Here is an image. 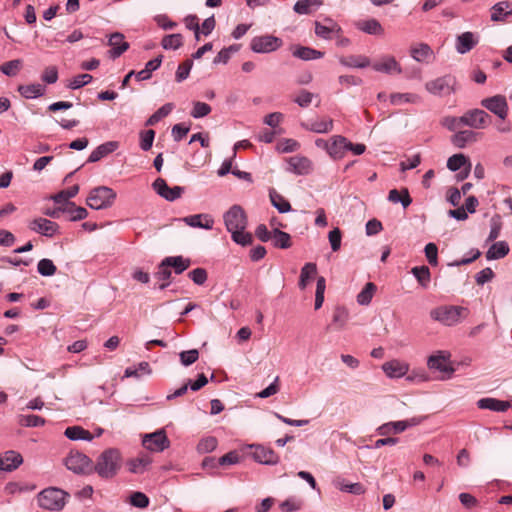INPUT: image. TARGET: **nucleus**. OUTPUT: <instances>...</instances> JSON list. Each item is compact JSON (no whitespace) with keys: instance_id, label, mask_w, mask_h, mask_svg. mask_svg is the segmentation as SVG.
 Segmentation results:
<instances>
[{"instance_id":"f257e3e1","label":"nucleus","mask_w":512,"mask_h":512,"mask_svg":"<svg viewBox=\"0 0 512 512\" xmlns=\"http://www.w3.org/2000/svg\"><path fill=\"white\" fill-rule=\"evenodd\" d=\"M223 219L226 229L231 233V237L234 242L242 246L252 243V235L245 232L247 217L241 206L233 205L227 212H225Z\"/></svg>"},{"instance_id":"f03ea898","label":"nucleus","mask_w":512,"mask_h":512,"mask_svg":"<svg viewBox=\"0 0 512 512\" xmlns=\"http://www.w3.org/2000/svg\"><path fill=\"white\" fill-rule=\"evenodd\" d=\"M121 467V455L119 450L109 448L102 452L94 466L95 472L105 479L114 477Z\"/></svg>"},{"instance_id":"7ed1b4c3","label":"nucleus","mask_w":512,"mask_h":512,"mask_svg":"<svg viewBox=\"0 0 512 512\" xmlns=\"http://www.w3.org/2000/svg\"><path fill=\"white\" fill-rule=\"evenodd\" d=\"M468 309L462 306L443 305L430 311V317L445 326H454L468 316Z\"/></svg>"},{"instance_id":"20e7f679","label":"nucleus","mask_w":512,"mask_h":512,"mask_svg":"<svg viewBox=\"0 0 512 512\" xmlns=\"http://www.w3.org/2000/svg\"><path fill=\"white\" fill-rule=\"evenodd\" d=\"M69 497V494L62 489L50 487L42 490L38 496V505L50 511H59L61 510L66 503V498Z\"/></svg>"},{"instance_id":"39448f33","label":"nucleus","mask_w":512,"mask_h":512,"mask_svg":"<svg viewBox=\"0 0 512 512\" xmlns=\"http://www.w3.org/2000/svg\"><path fill=\"white\" fill-rule=\"evenodd\" d=\"M115 199L116 193L112 188L98 186L90 191L86 203L91 209L101 210L111 207Z\"/></svg>"},{"instance_id":"423d86ee","label":"nucleus","mask_w":512,"mask_h":512,"mask_svg":"<svg viewBox=\"0 0 512 512\" xmlns=\"http://www.w3.org/2000/svg\"><path fill=\"white\" fill-rule=\"evenodd\" d=\"M456 79L452 75H444L426 82V90L436 96L450 95L455 91Z\"/></svg>"},{"instance_id":"0eeeda50","label":"nucleus","mask_w":512,"mask_h":512,"mask_svg":"<svg viewBox=\"0 0 512 512\" xmlns=\"http://www.w3.org/2000/svg\"><path fill=\"white\" fill-rule=\"evenodd\" d=\"M65 466L76 474H88L93 470L91 460L80 452H71L65 459Z\"/></svg>"},{"instance_id":"6e6552de","label":"nucleus","mask_w":512,"mask_h":512,"mask_svg":"<svg viewBox=\"0 0 512 512\" xmlns=\"http://www.w3.org/2000/svg\"><path fill=\"white\" fill-rule=\"evenodd\" d=\"M251 457L259 464L273 466L279 463V455L270 447L261 444L249 445Z\"/></svg>"},{"instance_id":"1a4fd4ad","label":"nucleus","mask_w":512,"mask_h":512,"mask_svg":"<svg viewBox=\"0 0 512 512\" xmlns=\"http://www.w3.org/2000/svg\"><path fill=\"white\" fill-rule=\"evenodd\" d=\"M143 446L151 452H162L169 447L170 441L165 430L160 429L150 434H145L142 439Z\"/></svg>"},{"instance_id":"9d476101","label":"nucleus","mask_w":512,"mask_h":512,"mask_svg":"<svg viewBox=\"0 0 512 512\" xmlns=\"http://www.w3.org/2000/svg\"><path fill=\"white\" fill-rule=\"evenodd\" d=\"M282 45V40L272 35H262L251 40L250 48L255 53H270Z\"/></svg>"},{"instance_id":"9b49d317","label":"nucleus","mask_w":512,"mask_h":512,"mask_svg":"<svg viewBox=\"0 0 512 512\" xmlns=\"http://www.w3.org/2000/svg\"><path fill=\"white\" fill-rule=\"evenodd\" d=\"M463 125L473 129H484L491 124L490 115L481 109H472L464 113Z\"/></svg>"},{"instance_id":"f8f14e48","label":"nucleus","mask_w":512,"mask_h":512,"mask_svg":"<svg viewBox=\"0 0 512 512\" xmlns=\"http://www.w3.org/2000/svg\"><path fill=\"white\" fill-rule=\"evenodd\" d=\"M481 106L505 120L508 115V103L503 95H495L481 100Z\"/></svg>"},{"instance_id":"ddd939ff","label":"nucleus","mask_w":512,"mask_h":512,"mask_svg":"<svg viewBox=\"0 0 512 512\" xmlns=\"http://www.w3.org/2000/svg\"><path fill=\"white\" fill-rule=\"evenodd\" d=\"M28 227L31 231L50 238L59 231V225L56 222L42 217L33 219Z\"/></svg>"},{"instance_id":"4468645a","label":"nucleus","mask_w":512,"mask_h":512,"mask_svg":"<svg viewBox=\"0 0 512 512\" xmlns=\"http://www.w3.org/2000/svg\"><path fill=\"white\" fill-rule=\"evenodd\" d=\"M152 186L158 195L171 202L180 198L184 191V188L181 186H174L170 188L163 178H157L153 182Z\"/></svg>"},{"instance_id":"2eb2a0df","label":"nucleus","mask_w":512,"mask_h":512,"mask_svg":"<svg viewBox=\"0 0 512 512\" xmlns=\"http://www.w3.org/2000/svg\"><path fill=\"white\" fill-rule=\"evenodd\" d=\"M450 354L444 351H439L435 355H431L428 358L427 365L430 369L438 370L442 373H453L454 369L449 363Z\"/></svg>"},{"instance_id":"dca6fc26","label":"nucleus","mask_w":512,"mask_h":512,"mask_svg":"<svg viewBox=\"0 0 512 512\" xmlns=\"http://www.w3.org/2000/svg\"><path fill=\"white\" fill-rule=\"evenodd\" d=\"M23 463L22 455L14 450H8L0 456V471L12 472Z\"/></svg>"},{"instance_id":"f3484780","label":"nucleus","mask_w":512,"mask_h":512,"mask_svg":"<svg viewBox=\"0 0 512 512\" xmlns=\"http://www.w3.org/2000/svg\"><path fill=\"white\" fill-rule=\"evenodd\" d=\"M312 170V162L304 156H293L288 159V171L297 175H307Z\"/></svg>"},{"instance_id":"a211bd4d","label":"nucleus","mask_w":512,"mask_h":512,"mask_svg":"<svg viewBox=\"0 0 512 512\" xmlns=\"http://www.w3.org/2000/svg\"><path fill=\"white\" fill-rule=\"evenodd\" d=\"M478 44V37L472 32H464L457 36L455 48L459 54H466Z\"/></svg>"},{"instance_id":"6ab92c4d","label":"nucleus","mask_w":512,"mask_h":512,"mask_svg":"<svg viewBox=\"0 0 512 512\" xmlns=\"http://www.w3.org/2000/svg\"><path fill=\"white\" fill-rule=\"evenodd\" d=\"M372 68L377 72H382L386 74L397 73L400 74L402 72L400 64L397 62L395 57L393 56H384L380 61L375 62L372 65Z\"/></svg>"},{"instance_id":"aec40b11","label":"nucleus","mask_w":512,"mask_h":512,"mask_svg":"<svg viewBox=\"0 0 512 512\" xmlns=\"http://www.w3.org/2000/svg\"><path fill=\"white\" fill-rule=\"evenodd\" d=\"M346 137L335 135L330 139L328 154L335 160L342 159L347 151Z\"/></svg>"},{"instance_id":"412c9836","label":"nucleus","mask_w":512,"mask_h":512,"mask_svg":"<svg viewBox=\"0 0 512 512\" xmlns=\"http://www.w3.org/2000/svg\"><path fill=\"white\" fill-rule=\"evenodd\" d=\"M109 45L112 47L110 56L113 59L120 57L129 48V43L124 41V35L119 32L111 34Z\"/></svg>"},{"instance_id":"4be33fe9","label":"nucleus","mask_w":512,"mask_h":512,"mask_svg":"<svg viewBox=\"0 0 512 512\" xmlns=\"http://www.w3.org/2000/svg\"><path fill=\"white\" fill-rule=\"evenodd\" d=\"M382 369L388 377L400 378L408 372L409 366L407 363L398 360H392L384 363Z\"/></svg>"},{"instance_id":"5701e85b","label":"nucleus","mask_w":512,"mask_h":512,"mask_svg":"<svg viewBox=\"0 0 512 512\" xmlns=\"http://www.w3.org/2000/svg\"><path fill=\"white\" fill-rule=\"evenodd\" d=\"M119 147V143L117 141H108L101 145H99L96 149H94L90 156L88 157V162L94 163L105 156L113 153Z\"/></svg>"},{"instance_id":"b1692460","label":"nucleus","mask_w":512,"mask_h":512,"mask_svg":"<svg viewBox=\"0 0 512 512\" xmlns=\"http://www.w3.org/2000/svg\"><path fill=\"white\" fill-rule=\"evenodd\" d=\"M183 221L195 228H203L210 230L213 228L214 220L208 214H195L183 218Z\"/></svg>"},{"instance_id":"393cba45","label":"nucleus","mask_w":512,"mask_h":512,"mask_svg":"<svg viewBox=\"0 0 512 512\" xmlns=\"http://www.w3.org/2000/svg\"><path fill=\"white\" fill-rule=\"evenodd\" d=\"M339 63L348 68H366L371 65L369 57L365 55H348L339 57Z\"/></svg>"},{"instance_id":"a878e982","label":"nucleus","mask_w":512,"mask_h":512,"mask_svg":"<svg viewBox=\"0 0 512 512\" xmlns=\"http://www.w3.org/2000/svg\"><path fill=\"white\" fill-rule=\"evenodd\" d=\"M477 406L480 409H488L496 412H505L506 410L509 409L510 403L508 401L487 397L478 400Z\"/></svg>"},{"instance_id":"bb28decb","label":"nucleus","mask_w":512,"mask_h":512,"mask_svg":"<svg viewBox=\"0 0 512 512\" xmlns=\"http://www.w3.org/2000/svg\"><path fill=\"white\" fill-rule=\"evenodd\" d=\"M152 459L148 455H142L137 458L130 459L127 462L128 470L134 474L144 473L151 464Z\"/></svg>"},{"instance_id":"cd10ccee","label":"nucleus","mask_w":512,"mask_h":512,"mask_svg":"<svg viewBox=\"0 0 512 512\" xmlns=\"http://www.w3.org/2000/svg\"><path fill=\"white\" fill-rule=\"evenodd\" d=\"M477 140V133L472 130H462L454 134L451 142L458 148H464L467 143L475 142Z\"/></svg>"},{"instance_id":"c85d7f7f","label":"nucleus","mask_w":512,"mask_h":512,"mask_svg":"<svg viewBox=\"0 0 512 512\" xmlns=\"http://www.w3.org/2000/svg\"><path fill=\"white\" fill-rule=\"evenodd\" d=\"M18 92L26 99H34L44 95L45 87L39 83L20 85Z\"/></svg>"},{"instance_id":"c756f323","label":"nucleus","mask_w":512,"mask_h":512,"mask_svg":"<svg viewBox=\"0 0 512 512\" xmlns=\"http://www.w3.org/2000/svg\"><path fill=\"white\" fill-rule=\"evenodd\" d=\"M302 126L309 131L315 133H328L333 129V120H314L307 123H302Z\"/></svg>"},{"instance_id":"7c9ffc66","label":"nucleus","mask_w":512,"mask_h":512,"mask_svg":"<svg viewBox=\"0 0 512 512\" xmlns=\"http://www.w3.org/2000/svg\"><path fill=\"white\" fill-rule=\"evenodd\" d=\"M292 54L294 57L299 58L304 61L319 59V58H322L324 55V53L319 50H315L313 48L305 47V46L296 47L293 50Z\"/></svg>"},{"instance_id":"2f4dec72","label":"nucleus","mask_w":512,"mask_h":512,"mask_svg":"<svg viewBox=\"0 0 512 512\" xmlns=\"http://www.w3.org/2000/svg\"><path fill=\"white\" fill-rule=\"evenodd\" d=\"M64 435L73 441L76 440H85V441H91L94 436L88 431L82 428L81 426H71L67 427Z\"/></svg>"},{"instance_id":"473e14b6","label":"nucleus","mask_w":512,"mask_h":512,"mask_svg":"<svg viewBox=\"0 0 512 512\" xmlns=\"http://www.w3.org/2000/svg\"><path fill=\"white\" fill-rule=\"evenodd\" d=\"M388 200L392 203H401L404 209H406L411 203L412 198L408 192L407 188L398 191L397 189H392L389 191Z\"/></svg>"},{"instance_id":"72a5a7b5","label":"nucleus","mask_w":512,"mask_h":512,"mask_svg":"<svg viewBox=\"0 0 512 512\" xmlns=\"http://www.w3.org/2000/svg\"><path fill=\"white\" fill-rule=\"evenodd\" d=\"M164 266L174 268L176 274L184 272L191 264L189 259H185L182 256L166 257L163 260Z\"/></svg>"},{"instance_id":"f704fd0d","label":"nucleus","mask_w":512,"mask_h":512,"mask_svg":"<svg viewBox=\"0 0 512 512\" xmlns=\"http://www.w3.org/2000/svg\"><path fill=\"white\" fill-rule=\"evenodd\" d=\"M510 8L509 1H501L496 3L491 8V20L494 22L503 21L506 16L512 14V10H508Z\"/></svg>"},{"instance_id":"c9c22d12","label":"nucleus","mask_w":512,"mask_h":512,"mask_svg":"<svg viewBox=\"0 0 512 512\" xmlns=\"http://www.w3.org/2000/svg\"><path fill=\"white\" fill-rule=\"evenodd\" d=\"M322 4V0H298L294 5V11L301 15H307L316 10Z\"/></svg>"},{"instance_id":"e433bc0d","label":"nucleus","mask_w":512,"mask_h":512,"mask_svg":"<svg viewBox=\"0 0 512 512\" xmlns=\"http://www.w3.org/2000/svg\"><path fill=\"white\" fill-rule=\"evenodd\" d=\"M63 213H67L71 221L83 220L88 216L87 210L84 207L76 206L74 202H67L63 206Z\"/></svg>"},{"instance_id":"4c0bfd02","label":"nucleus","mask_w":512,"mask_h":512,"mask_svg":"<svg viewBox=\"0 0 512 512\" xmlns=\"http://www.w3.org/2000/svg\"><path fill=\"white\" fill-rule=\"evenodd\" d=\"M509 253V246L505 241L494 243L486 253L488 260L501 259Z\"/></svg>"},{"instance_id":"58836bf2","label":"nucleus","mask_w":512,"mask_h":512,"mask_svg":"<svg viewBox=\"0 0 512 512\" xmlns=\"http://www.w3.org/2000/svg\"><path fill=\"white\" fill-rule=\"evenodd\" d=\"M376 431L381 436L399 434L405 431V424L402 421L388 422L379 426Z\"/></svg>"},{"instance_id":"ea45409f","label":"nucleus","mask_w":512,"mask_h":512,"mask_svg":"<svg viewBox=\"0 0 512 512\" xmlns=\"http://www.w3.org/2000/svg\"><path fill=\"white\" fill-rule=\"evenodd\" d=\"M317 273V267L315 263L309 262L306 263L300 273V279H299V288L305 289L308 285V282L311 278H313Z\"/></svg>"},{"instance_id":"a19ab883","label":"nucleus","mask_w":512,"mask_h":512,"mask_svg":"<svg viewBox=\"0 0 512 512\" xmlns=\"http://www.w3.org/2000/svg\"><path fill=\"white\" fill-rule=\"evenodd\" d=\"M410 53L411 57L417 62H425L433 54L430 46L425 43H421L418 46L412 47Z\"/></svg>"},{"instance_id":"79ce46f5","label":"nucleus","mask_w":512,"mask_h":512,"mask_svg":"<svg viewBox=\"0 0 512 512\" xmlns=\"http://www.w3.org/2000/svg\"><path fill=\"white\" fill-rule=\"evenodd\" d=\"M271 204L279 211V213H287L291 210L290 203L274 189L269 192Z\"/></svg>"},{"instance_id":"37998d69","label":"nucleus","mask_w":512,"mask_h":512,"mask_svg":"<svg viewBox=\"0 0 512 512\" xmlns=\"http://www.w3.org/2000/svg\"><path fill=\"white\" fill-rule=\"evenodd\" d=\"M79 192V185H73L65 190L58 192L53 195L51 199L57 204L66 205L67 202H70L69 199L75 197Z\"/></svg>"},{"instance_id":"c03bdc74","label":"nucleus","mask_w":512,"mask_h":512,"mask_svg":"<svg viewBox=\"0 0 512 512\" xmlns=\"http://www.w3.org/2000/svg\"><path fill=\"white\" fill-rule=\"evenodd\" d=\"M412 274L417 279L418 283L423 287L427 288L430 282V270L427 266H416L411 270Z\"/></svg>"},{"instance_id":"a18cd8bd","label":"nucleus","mask_w":512,"mask_h":512,"mask_svg":"<svg viewBox=\"0 0 512 512\" xmlns=\"http://www.w3.org/2000/svg\"><path fill=\"white\" fill-rule=\"evenodd\" d=\"M174 105L172 103H166L154 112L146 121L147 126H153L158 123L162 118L166 117L173 110Z\"/></svg>"},{"instance_id":"49530a36","label":"nucleus","mask_w":512,"mask_h":512,"mask_svg":"<svg viewBox=\"0 0 512 512\" xmlns=\"http://www.w3.org/2000/svg\"><path fill=\"white\" fill-rule=\"evenodd\" d=\"M272 239H273L274 246L281 248V249H287L292 245L290 235L284 231L277 229V228L273 230Z\"/></svg>"},{"instance_id":"de8ad7c7","label":"nucleus","mask_w":512,"mask_h":512,"mask_svg":"<svg viewBox=\"0 0 512 512\" xmlns=\"http://www.w3.org/2000/svg\"><path fill=\"white\" fill-rule=\"evenodd\" d=\"M303 504L301 498L292 496L281 502L279 508L282 512H296L302 509Z\"/></svg>"},{"instance_id":"09e8293b","label":"nucleus","mask_w":512,"mask_h":512,"mask_svg":"<svg viewBox=\"0 0 512 512\" xmlns=\"http://www.w3.org/2000/svg\"><path fill=\"white\" fill-rule=\"evenodd\" d=\"M348 320V312L341 307H337L333 313L332 323L328 327H333L335 330L342 329Z\"/></svg>"},{"instance_id":"8fccbe9b","label":"nucleus","mask_w":512,"mask_h":512,"mask_svg":"<svg viewBox=\"0 0 512 512\" xmlns=\"http://www.w3.org/2000/svg\"><path fill=\"white\" fill-rule=\"evenodd\" d=\"M183 44V37L181 34H170L163 37L161 45L166 50H176Z\"/></svg>"},{"instance_id":"3c124183","label":"nucleus","mask_w":512,"mask_h":512,"mask_svg":"<svg viewBox=\"0 0 512 512\" xmlns=\"http://www.w3.org/2000/svg\"><path fill=\"white\" fill-rule=\"evenodd\" d=\"M359 28L370 35H380L383 33V28L380 22L376 19H369L359 24Z\"/></svg>"},{"instance_id":"603ef678","label":"nucleus","mask_w":512,"mask_h":512,"mask_svg":"<svg viewBox=\"0 0 512 512\" xmlns=\"http://www.w3.org/2000/svg\"><path fill=\"white\" fill-rule=\"evenodd\" d=\"M466 164H468V167L470 168L471 164L469 163V159L464 154H454L448 158L447 168L455 172Z\"/></svg>"},{"instance_id":"864d4df0","label":"nucleus","mask_w":512,"mask_h":512,"mask_svg":"<svg viewBox=\"0 0 512 512\" xmlns=\"http://www.w3.org/2000/svg\"><path fill=\"white\" fill-rule=\"evenodd\" d=\"M339 490L354 495H361L365 492V488L361 483H348L344 479L338 480L336 483Z\"/></svg>"},{"instance_id":"5fc2aeb1","label":"nucleus","mask_w":512,"mask_h":512,"mask_svg":"<svg viewBox=\"0 0 512 512\" xmlns=\"http://www.w3.org/2000/svg\"><path fill=\"white\" fill-rule=\"evenodd\" d=\"M420 97L412 93H393L390 95V101L393 105H399L402 103H417Z\"/></svg>"},{"instance_id":"6e6d98bb","label":"nucleus","mask_w":512,"mask_h":512,"mask_svg":"<svg viewBox=\"0 0 512 512\" xmlns=\"http://www.w3.org/2000/svg\"><path fill=\"white\" fill-rule=\"evenodd\" d=\"M375 291H376V285L374 283H372V282L366 283L365 287L357 295V302L360 305H368L371 302Z\"/></svg>"},{"instance_id":"4d7b16f0","label":"nucleus","mask_w":512,"mask_h":512,"mask_svg":"<svg viewBox=\"0 0 512 512\" xmlns=\"http://www.w3.org/2000/svg\"><path fill=\"white\" fill-rule=\"evenodd\" d=\"M22 67V60L14 59L8 62L3 63L0 66V71L6 76L13 77L16 76Z\"/></svg>"},{"instance_id":"13d9d810","label":"nucleus","mask_w":512,"mask_h":512,"mask_svg":"<svg viewBox=\"0 0 512 512\" xmlns=\"http://www.w3.org/2000/svg\"><path fill=\"white\" fill-rule=\"evenodd\" d=\"M37 271L40 275L49 277L53 276L56 273L57 268L52 260L44 258L38 262Z\"/></svg>"},{"instance_id":"bf43d9fd","label":"nucleus","mask_w":512,"mask_h":512,"mask_svg":"<svg viewBox=\"0 0 512 512\" xmlns=\"http://www.w3.org/2000/svg\"><path fill=\"white\" fill-rule=\"evenodd\" d=\"M218 441L213 436L201 439L197 445V451L201 454L212 452L216 449Z\"/></svg>"},{"instance_id":"052dcab7","label":"nucleus","mask_w":512,"mask_h":512,"mask_svg":"<svg viewBox=\"0 0 512 512\" xmlns=\"http://www.w3.org/2000/svg\"><path fill=\"white\" fill-rule=\"evenodd\" d=\"M151 369L148 362L143 361L138 364L137 368L128 367L124 372L125 377H140L142 374H150Z\"/></svg>"},{"instance_id":"680f3d73","label":"nucleus","mask_w":512,"mask_h":512,"mask_svg":"<svg viewBox=\"0 0 512 512\" xmlns=\"http://www.w3.org/2000/svg\"><path fill=\"white\" fill-rule=\"evenodd\" d=\"M171 270L168 266H164L163 261L161 262L158 271L155 274V277L162 281V283L158 286L160 290H164L169 284V280L171 278Z\"/></svg>"},{"instance_id":"e2e57ef3","label":"nucleus","mask_w":512,"mask_h":512,"mask_svg":"<svg viewBox=\"0 0 512 512\" xmlns=\"http://www.w3.org/2000/svg\"><path fill=\"white\" fill-rule=\"evenodd\" d=\"M19 423L25 427H39L45 424V419L38 415H21Z\"/></svg>"},{"instance_id":"0e129e2a","label":"nucleus","mask_w":512,"mask_h":512,"mask_svg":"<svg viewBox=\"0 0 512 512\" xmlns=\"http://www.w3.org/2000/svg\"><path fill=\"white\" fill-rule=\"evenodd\" d=\"M326 289V281L324 277H319L316 284L315 293V309L318 310L322 307L324 302V292Z\"/></svg>"},{"instance_id":"69168bd1","label":"nucleus","mask_w":512,"mask_h":512,"mask_svg":"<svg viewBox=\"0 0 512 512\" xmlns=\"http://www.w3.org/2000/svg\"><path fill=\"white\" fill-rule=\"evenodd\" d=\"M211 112V106L207 103L196 101L193 103V109L191 110V116L195 119H199L207 116Z\"/></svg>"},{"instance_id":"338daca9","label":"nucleus","mask_w":512,"mask_h":512,"mask_svg":"<svg viewBox=\"0 0 512 512\" xmlns=\"http://www.w3.org/2000/svg\"><path fill=\"white\" fill-rule=\"evenodd\" d=\"M93 80V77L90 75V74H79L75 77H73L69 84H68V88L70 89H79L87 84H89L91 81Z\"/></svg>"},{"instance_id":"774afa93","label":"nucleus","mask_w":512,"mask_h":512,"mask_svg":"<svg viewBox=\"0 0 512 512\" xmlns=\"http://www.w3.org/2000/svg\"><path fill=\"white\" fill-rule=\"evenodd\" d=\"M155 131L152 129L140 133V147L143 151H148L153 145Z\"/></svg>"}]
</instances>
